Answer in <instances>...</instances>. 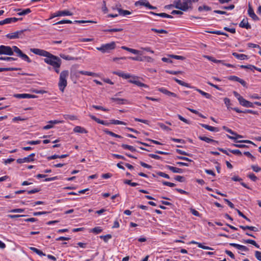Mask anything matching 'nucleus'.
Returning <instances> with one entry per match:
<instances>
[{
    "label": "nucleus",
    "mask_w": 261,
    "mask_h": 261,
    "mask_svg": "<svg viewBox=\"0 0 261 261\" xmlns=\"http://www.w3.org/2000/svg\"><path fill=\"white\" fill-rule=\"evenodd\" d=\"M227 137L230 139L233 140L236 143L237 141H238V139L242 138L243 137L242 136L238 134H237V136L236 137L231 136L228 135H227Z\"/></svg>",
    "instance_id": "a19ab883"
},
{
    "label": "nucleus",
    "mask_w": 261,
    "mask_h": 261,
    "mask_svg": "<svg viewBox=\"0 0 261 261\" xmlns=\"http://www.w3.org/2000/svg\"><path fill=\"white\" fill-rule=\"evenodd\" d=\"M239 27L246 29H251V25L248 23V18L243 19L239 24Z\"/></svg>",
    "instance_id": "1a4fd4ad"
},
{
    "label": "nucleus",
    "mask_w": 261,
    "mask_h": 261,
    "mask_svg": "<svg viewBox=\"0 0 261 261\" xmlns=\"http://www.w3.org/2000/svg\"><path fill=\"white\" fill-rule=\"evenodd\" d=\"M175 8L176 9H179L181 10V1L180 0H178L174 2Z\"/></svg>",
    "instance_id": "de8ad7c7"
},
{
    "label": "nucleus",
    "mask_w": 261,
    "mask_h": 261,
    "mask_svg": "<svg viewBox=\"0 0 261 261\" xmlns=\"http://www.w3.org/2000/svg\"><path fill=\"white\" fill-rule=\"evenodd\" d=\"M111 124H121V125H126V124L125 122L122 121L118 120H111Z\"/></svg>",
    "instance_id": "a18cd8bd"
},
{
    "label": "nucleus",
    "mask_w": 261,
    "mask_h": 261,
    "mask_svg": "<svg viewBox=\"0 0 261 261\" xmlns=\"http://www.w3.org/2000/svg\"><path fill=\"white\" fill-rule=\"evenodd\" d=\"M115 47L116 43L113 41L110 43L102 44L100 47H96V49L105 54L110 53L111 50L114 49Z\"/></svg>",
    "instance_id": "7ed1b4c3"
},
{
    "label": "nucleus",
    "mask_w": 261,
    "mask_h": 261,
    "mask_svg": "<svg viewBox=\"0 0 261 261\" xmlns=\"http://www.w3.org/2000/svg\"><path fill=\"white\" fill-rule=\"evenodd\" d=\"M232 55L237 59L244 60L248 59V56L244 54H239L237 53H233Z\"/></svg>",
    "instance_id": "412c9836"
},
{
    "label": "nucleus",
    "mask_w": 261,
    "mask_h": 261,
    "mask_svg": "<svg viewBox=\"0 0 261 261\" xmlns=\"http://www.w3.org/2000/svg\"><path fill=\"white\" fill-rule=\"evenodd\" d=\"M124 183L132 187H136L139 184L137 182H132L130 180L125 179L124 180Z\"/></svg>",
    "instance_id": "c03bdc74"
},
{
    "label": "nucleus",
    "mask_w": 261,
    "mask_h": 261,
    "mask_svg": "<svg viewBox=\"0 0 261 261\" xmlns=\"http://www.w3.org/2000/svg\"><path fill=\"white\" fill-rule=\"evenodd\" d=\"M30 249L40 256H45V254L36 248L31 247Z\"/></svg>",
    "instance_id": "cd10ccee"
},
{
    "label": "nucleus",
    "mask_w": 261,
    "mask_h": 261,
    "mask_svg": "<svg viewBox=\"0 0 261 261\" xmlns=\"http://www.w3.org/2000/svg\"><path fill=\"white\" fill-rule=\"evenodd\" d=\"M101 9L104 13H107L108 12V9L106 6V2L105 1H103L102 2V6Z\"/></svg>",
    "instance_id": "864d4df0"
},
{
    "label": "nucleus",
    "mask_w": 261,
    "mask_h": 261,
    "mask_svg": "<svg viewBox=\"0 0 261 261\" xmlns=\"http://www.w3.org/2000/svg\"><path fill=\"white\" fill-rule=\"evenodd\" d=\"M162 184L165 186H167L170 187H174L175 186V184L169 181H163Z\"/></svg>",
    "instance_id": "0e129e2a"
},
{
    "label": "nucleus",
    "mask_w": 261,
    "mask_h": 261,
    "mask_svg": "<svg viewBox=\"0 0 261 261\" xmlns=\"http://www.w3.org/2000/svg\"><path fill=\"white\" fill-rule=\"evenodd\" d=\"M240 67L242 68H244V69H251V70H253V69H255L256 70L258 71V69H261V68H257L253 65H241L240 66Z\"/></svg>",
    "instance_id": "bb28decb"
},
{
    "label": "nucleus",
    "mask_w": 261,
    "mask_h": 261,
    "mask_svg": "<svg viewBox=\"0 0 261 261\" xmlns=\"http://www.w3.org/2000/svg\"><path fill=\"white\" fill-rule=\"evenodd\" d=\"M123 31V29L119 28V29H107L103 30L105 32H121Z\"/></svg>",
    "instance_id": "37998d69"
},
{
    "label": "nucleus",
    "mask_w": 261,
    "mask_h": 261,
    "mask_svg": "<svg viewBox=\"0 0 261 261\" xmlns=\"http://www.w3.org/2000/svg\"><path fill=\"white\" fill-rule=\"evenodd\" d=\"M102 229L100 227H95L94 228H93V229H92L91 230V232H92L93 233H95L96 234H98V233H100L101 231H102Z\"/></svg>",
    "instance_id": "79ce46f5"
},
{
    "label": "nucleus",
    "mask_w": 261,
    "mask_h": 261,
    "mask_svg": "<svg viewBox=\"0 0 261 261\" xmlns=\"http://www.w3.org/2000/svg\"><path fill=\"white\" fill-rule=\"evenodd\" d=\"M116 9L117 10V11L119 12V15H120L125 16V15H130L132 13L131 12H130L128 10H122V9H121L119 7H117V5L116 6ZM112 9L113 10L116 9V8L114 7H113Z\"/></svg>",
    "instance_id": "4468645a"
},
{
    "label": "nucleus",
    "mask_w": 261,
    "mask_h": 261,
    "mask_svg": "<svg viewBox=\"0 0 261 261\" xmlns=\"http://www.w3.org/2000/svg\"><path fill=\"white\" fill-rule=\"evenodd\" d=\"M191 5V0H182L181 2V10L186 11H187Z\"/></svg>",
    "instance_id": "9d476101"
},
{
    "label": "nucleus",
    "mask_w": 261,
    "mask_h": 261,
    "mask_svg": "<svg viewBox=\"0 0 261 261\" xmlns=\"http://www.w3.org/2000/svg\"><path fill=\"white\" fill-rule=\"evenodd\" d=\"M19 57L22 58L23 60L26 61L28 63L31 62V60L29 58V57L27 55H25L23 53H22Z\"/></svg>",
    "instance_id": "8fccbe9b"
},
{
    "label": "nucleus",
    "mask_w": 261,
    "mask_h": 261,
    "mask_svg": "<svg viewBox=\"0 0 261 261\" xmlns=\"http://www.w3.org/2000/svg\"><path fill=\"white\" fill-rule=\"evenodd\" d=\"M200 125L202 127L211 132H218L219 130L218 127L211 126L205 124H200Z\"/></svg>",
    "instance_id": "a211bd4d"
},
{
    "label": "nucleus",
    "mask_w": 261,
    "mask_h": 261,
    "mask_svg": "<svg viewBox=\"0 0 261 261\" xmlns=\"http://www.w3.org/2000/svg\"><path fill=\"white\" fill-rule=\"evenodd\" d=\"M166 167L173 173H182L183 172V170L180 168H178L169 165L167 166Z\"/></svg>",
    "instance_id": "5701e85b"
},
{
    "label": "nucleus",
    "mask_w": 261,
    "mask_h": 261,
    "mask_svg": "<svg viewBox=\"0 0 261 261\" xmlns=\"http://www.w3.org/2000/svg\"><path fill=\"white\" fill-rule=\"evenodd\" d=\"M197 245L198 246V247L200 248H202L203 249H205V250H213V249L211 247H210L208 246H203L201 243H197Z\"/></svg>",
    "instance_id": "603ef678"
},
{
    "label": "nucleus",
    "mask_w": 261,
    "mask_h": 261,
    "mask_svg": "<svg viewBox=\"0 0 261 261\" xmlns=\"http://www.w3.org/2000/svg\"><path fill=\"white\" fill-rule=\"evenodd\" d=\"M228 150L229 152H230L231 153H232L233 154H237L238 155H242V152L239 149H235V150L229 149Z\"/></svg>",
    "instance_id": "5fc2aeb1"
},
{
    "label": "nucleus",
    "mask_w": 261,
    "mask_h": 261,
    "mask_svg": "<svg viewBox=\"0 0 261 261\" xmlns=\"http://www.w3.org/2000/svg\"><path fill=\"white\" fill-rule=\"evenodd\" d=\"M79 72L82 75H86L88 76H95L96 75L95 73L83 70L80 71Z\"/></svg>",
    "instance_id": "473e14b6"
},
{
    "label": "nucleus",
    "mask_w": 261,
    "mask_h": 261,
    "mask_svg": "<svg viewBox=\"0 0 261 261\" xmlns=\"http://www.w3.org/2000/svg\"><path fill=\"white\" fill-rule=\"evenodd\" d=\"M121 147L125 149H128L132 152H134L136 151L135 148H134L133 146L128 145L125 144H122L121 145Z\"/></svg>",
    "instance_id": "7c9ffc66"
},
{
    "label": "nucleus",
    "mask_w": 261,
    "mask_h": 261,
    "mask_svg": "<svg viewBox=\"0 0 261 261\" xmlns=\"http://www.w3.org/2000/svg\"><path fill=\"white\" fill-rule=\"evenodd\" d=\"M73 131L75 133H79L86 134L88 133L87 130L86 129H85L84 127H82L80 126H75L73 129Z\"/></svg>",
    "instance_id": "b1692460"
},
{
    "label": "nucleus",
    "mask_w": 261,
    "mask_h": 261,
    "mask_svg": "<svg viewBox=\"0 0 261 261\" xmlns=\"http://www.w3.org/2000/svg\"><path fill=\"white\" fill-rule=\"evenodd\" d=\"M34 158H30L28 156L25 157L23 159H18L17 160V163L18 164H22L23 163H29L34 161Z\"/></svg>",
    "instance_id": "dca6fc26"
},
{
    "label": "nucleus",
    "mask_w": 261,
    "mask_h": 261,
    "mask_svg": "<svg viewBox=\"0 0 261 261\" xmlns=\"http://www.w3.org/2000/svg\"><path fill=\"white\" fill-rule=\"evenodd\" d=\"M244 154L246 155L247 156L250 158L252 161H254L255 160V157L252 155L251 153L249 151H245L244 152Z\"/></svg>",
    "instance_id": "052dcab7"
},
{
    "label": "nucleus",
    "mask_w": 261,
    "mask_h": 261,
    "mask_svg": "<svg viewBox=\"0 0 261 261\" xmlns=\"http://www.w3.org/2000/svg\"><path fill=\"white\" fill-rule=\"evenodd\" d=\"M135 6H145L147 8V6H149V2L147 0H140L139 1L136 2L135 3Z\"/></svg>",
    "instance_id": "6ab92c4d"
},
{
    "label": "nucleus",
    "mask_w": 261,
    "mask_h": 261,
    "mask_svg": "<svg viewBox=\"0 0 261 261\" xmlns=\"http://www.w3.org/2000/svg\"><path fill=\"white\" fill-rule=\"evenodd\" d=\"M149 13L152 15H153L159 16H161L162 17H165V18H173V16L172 15H169L165 13H156L151 11L149 12Z\"/></svg>",
    "instance_id": "aec40b11"
},
{
    "label": "nucleus",
    "mask_w": 261,
    "mask_h": 261,
    "mask_svg": "<svg viewBox=\"0 0 261 261\" xmlns=\"http://www.w3.org/2000/svg\"><path fill=\"white\" fill-rule=\"evenodd\" d=\"M248 177L252 180L255 181L257 179V177L253 173H250L248 175Z\"/></svg>",
    "instance_id": "338daca9"
},
{
    "label": "nucleus",
    "mask_w": 261,
    "mask_h": 261,
    "mask_svg": "<svg viewBox=\"0 0 261 261\" xmlns=\"http://www.w3.org/2000/svg\"><path fill=\"white\" fill-rule=\"evenodd\" d=\"M196 90L199 93H200L202 96L205 97L206 98L209 99L211 97V95L210 94L206 93L201 90L200 89H196Z\"/></svg>",
    "instance_id": "f704fd0d"
},
{
    "label": "nucleus",
    "mask_w": 261,
    "mask_h": 261,
    "mask_svg": "<svg viewBox=\"0 0 261 261\" xmlns=\"http://www.w3.org/2000/svg\"><path fill=\"white\" fill-rule=\"evenodd\" d=\"M139 77L134 76L132 79L128 81V82L132 84H134L139 87H144L145 88H148L149 86L139 81Z\"/></svg>",
    "instance_id": "423d86ee"
},
{
    "label": "nucleus",
    "mask_w": 261,
    "mask_h": 261,
    "mask_svg": "<svg viewBox=\"0 0 261 261\" xmlns=\"http://www.w3.org/2000/svg\"><path fill=\"white\" fill-rule=\"evenodd\" d=\"M244 242L245 243L250 244L258 248L259 247V245L256 243V242L253 240L248 239L244 241Z\"/></svg>",
    "instance_id": "72a5a7b5"
},
{
    "label": "nucleus",
    "mask_w": 261,
    "mask_h": 261,
    "mask_svg": "<svg viewBox=\"0 0 261 261\" xmlns=\"http://www.w3.org/2000/svg\"><path fill=\"white\" fill-rule=\"evenodd\" d=\"M199 11L201 12L202 10L205 11H211V8L206 5H203V6H199L198 8Z\"/></svg>",
    "instance_id": "58836bf2"
},
{
    "label": "nucleus",
    "mask_w": 261,
    "mask_h": 261,
    "mask_svg": "<svg viewBox=\"0 0 261 261\" xmlns=\"http://www.w3.org/2000/svg\"><path fill=\"white\" fill-rule=\"evenodd\" d=\"M103 132L105 133L107 135H109L112 137H115V138H122V137L119 135H117V134H115L114 133L111 132V131H110L108 129H103Z\"/></svg>",
    "instance_id": "393cba45"
},
{
    "label": "nucleus",
    "mask_w": 261,
    "mask_h": 261,
    "mask_svg": "<svg viewBox=\"0 0 261 261\" xmlns=\"http://www.w3.org/2000/svg\"><path fill=\"white\" fill-rule=\"evenodd\" d=\"M26 30H22L20 31H18L13 33H9L6 35V37L10 39H14L19 38H22V35L23 32L25 31Z\"/></svg>",
    "instance_id": "39448f33"
},
{
    "label": "nucleus",
    "mask_w": 261,
    "mask_h": 261,
    "mask_svg": "<svg viewBox=\"0 0 261 261\" xmlns=\"http://www.w3.org/2000/svg\"><path fill=\"white\" fill-rule=\"evenodd\" d=\"M68 75L69 72L68 70H63L60 73L58 86L60 90L62 92L64 91V89L67 86V78L68 77Z\"/></svg>",
    "instance_id": "f03ea898"
},
{
    "label": "nucleus",
    "mask_w": 261,
    "mask_h": 261,
    "mask_svg": "<svg viewBox=\"0 0 261 261\" xmlns=\"http://www.w3.org/2000/svg\"><path fill=\"white\" fill-rule=\"evenodd\" d=\"M228 80L230 81H234L239 82L240 78L235 75H231L228 77Z\"/></svg>",
    "instance_id": "69168bd1"
},
{
    "label": "nucleus",
    "mask_w": 261,
    "mask_h": 261,
    "mask_svg": "<svg viewBox=\"0 0 261 261\" xmlns=\"http://www.w3.org/2000/svg\"><path fill=\"white\" fill-rule=\"evenodd\" d=\"M17 68H0V72L17 70Z\"/></svg>",
    "instance_id": "3c124183"
},
{
    "label": "nucleus",
    "mask_w": 261,
    "mask_h": 261,
    "mask_svg": "<svg viewBox=\"0 0 261 261\" xmlns=\"http://www.w3.org/2000/svg\"><path fill=\"white\" fill-rule=\"evenodd\" d=\"M0 55L11 56L13 55L12 47L9 46L2 45L0 46Z\"/></svg>",
    "instance_id": "20e7f679"
},
{
    "label": "nucleus",
    "mask_w": 261,
    "mask_h": 261,
    "mask_svg": "<svg viewBox=\"0 0 261 261\" xmlns=\"http://www.w3.org/2000/svg\"><path fill=\"white\" fill-rule=\"evenodd\" d=\"M16 59L13 58V57H0V60H5L7 61H15Z\"/></svg>",
    "instance_id": "6e6d98bb"
},
{
    "label": "nucleus",
    "mask_w": 261,
    "mask_h": 261,
    "mask_svg": "<svg viewBox=\"0 0 261 261\" xmlns=\"http://www.w3.org/2000/svg\"><path fill=\"white\" fill-rule=\"evenodd\" d=\"M60 57L66 60H74L76 59L75 58L73 57L68 55H65L64 54L60 55Z\"/></svg>",
    "instance_id": "ea45409f"
},
{
    "label": "nucleus",
    "mask_w": 261,
    "mask_h": 261,
    "mask_svg": "<svg viewBox=\"0 0 261 261\" xmlns=\"http://www.w3.org/2000/svg\"><path fill=\"white\" fill-rule=\"evenodd\" d=\"M158 125L162 128L163 129L166 130L167 132H169L171 130V129L169 128L168 126H166L164 124L162 123H158Z\"/></svg>",
    "instance_id": "4c0bfd02"
},
{
    "label": "nucleus",
    "mask_w": 261,
    "mask_h": 261,
    "mask_svg": "<svg viewBox=\"0 0 261 261\" xmlns=\"http://www.w3.org/2000/svg\"><path fill=\"white\" fill-rule=\"evenodd\" d=\"M177 117L179 118V119L184 122L187 123V124H190V121L186 119V118H184L182 116H181L180 115H177Z\"/></svg>",
    "instance_id": "680f3d73"
},
{
    "label": "nucleus",
    "mask_w": 261,
    "mask_h": 261,
    "mask_svg": "<svg viewBox=\"0 0 261 261\" xmlns=\"http://www.w3.org/2000/svg\"><path fill=\"white\" fill-rule=\"evenodd\" d=\"M255 256L258 260L261 261V252L256 251L255 252Z\"/></svg>",
    "instance_id": "774afa93"
},
{
    "label": "nucleus",
    "mask_w": 261,
    "mask_h": 261,
    "mask_svg": "<svg viewBox=\"0 0 261 261\" xmlns=\"http://www.w3.org/2000/svg\"><path fill=\"white\" fill-rule=\"evenodd\" d=\"M128 59H130V60H134V61H144V59H143V58L141 57H130L128 58Z\"/></svg>",
    "instance_id": "13d9d810"
},
{
    "label": "nucleus",
    "mask_w": 261,
    "mask_h": 261,
    "mask_svg": "<svg viewBox=\"0 0 261 261\" xmlns=\"http://www.w3.org/2000/svg\"><path fill=\"white\" fill-rule=\"evenodd\" d=\"M173 80L176 83H177L178 84H179L180 85H181L182 86H185V87H188V88H191V86H190V85L189 84H188L187 83H185L184 81L179 80L176 79V77H174Z\"/></svg>",
    "instance_id": "c85d7f7f"
},
{
    "label": "nucleus",
    "mask_w": 261,
    "mask_h": 261,
    "mask_svg": "<svg viewBox=\"0 0 261 261\" xmlns=\"http://www.w3.org/2000/svg\"><path fill=\"white\" fill-rule=\"evenodd\" d=\"M248 14L250 17H251L253 20H259V18L256 16V15L254 13V10L250 4H249L248 6Z\"/></svg>",
    "instance_id": "6e6552de"
},
{
    "label": "nucleus",
    "mask_w": 261,
    "mask_h": 261,
    "mask_svg": "<svg viewBox=\"0 0 261 261\" xmlns=\"http://www.w3.org/2000/svg\"><path fill=\"white\" fill-rule=\"evenodd\" d=\"M17 11H19L17 14L19 16H23L27 15L31 12V10L30 9L28 8L26 9L22 10L21 9H18L16 10Z\"/></svg>",
    "instance_id": "4be33fe9"
},
{
    "label": "nucleus",
    "mask_w": 261,
    "mask_h": 261,
    "mask_svg": "<svg viewBox=\"0 0 261 261\" xmlns=\"http://www.w3.org/2000/svg\"><path fill=\"white\" fill-rule=\"evenodd\" d=\"M198 138L200 140L205 141V142H206L207 143H216V144H218V143H219L218 141L213 140L212 139L209 138L205 137V136H199L198 137Z\"/></svg>",
    "instance_id": "2eb2a0df"
},
{
    "label": "nucleus",
    "mask_w": 261,
    "mask_h": 261,
    "mask_svg": "<svg viewBox=\"0 0 261 261\" xmlns=\"http://www.w3.org/2000/svg\"><path fill=\"white\" fill-rule=\"evenodd\" d=\"M240 228H242L243 230H246L249 229L252 231H257V228L254 226H243V225H240Z\"/></svg>",
    "instance_id": "c756f323"
},
{
    "label": "nucleus",
    "mask_w": 261,
    "mask_h": 261,
    "mask_svg": "<svg viewBox=\"0 0 261 261\" xmlns=\"http://www.w3.org/2000/svg\"><path fill=\"white\" fill-rule=\"evenodd\" d=\"M229 245L231 246L234 247L239 250H241L245 251H247L248 250V249L245 246L239 245L236 243H230Z\"/></svg>",
    "instance_id": "f3484780"
},
{
    "label": "nucleus",
    "mask_w": 261,
    "mask_h": 261,
    "mask_svg": "<svg viewBox=\"0 0 261 261\" xmlns=\"http://www.w3.org/2000/svg\"><path fill=\"white\" fill-rule=\"evenodd\" d=\"M30 51L36 55L46 57L44 59V62L53 67H60L61 65L62 60L60 58L46 50L38 48H31Z\"/></svg>",
    "instance_id": "f257e3e1"
},
{
    "label": "nucleus",
    "mask_w": 261,
    "mask_h": 261,
    "mask_svg": "<svg viewBox=\"0 0 261 261\" xmlns=\"http://www.w3.org/2000/svg\"><path fill=\"white\" fill-rule=\"evenodd\" d=\"M13 96L17 98H35L37 97L35 95L30 94L23 93V94H15Z\"/></svg>",
    "instance_id": "0eeeda50"
},
{
    "label": "nucleus",
    "mask_w": 261,
    "mask_h": 261,
    "mask_svg": "<svg viewBox=\"0 0 261 261\" xmlns=\"http://www.w3.org/2000/svg\"><path fill=\"white\" fill-rule=\"evenodd\" d=\"M177 117L179 118V119L184 122L187 123V124H190V121L186 119V118H184L182 116H181L180 115H177Z\"/></svg>",
    "instance_id": "e2e57ef3"
},
{
    "label": "nucleus",
    "mask_w": 261,
    "mask_h": 261,
    "mask_svg": "<svg viewBox=\"0 0 261 261\" xmlns=\"http://www.w3.org/2000/svg\"><path fill=\"white\" fill-rule=\"evenodd\" d=\"M111 100L113 101L116 102L117 104L118 105H123L125 103H128V101L126 99H123V98H116V97H113L111 98Z\"/></svg>",
    "instance_id": "f8f14e48"
},
{
    "label": "nucleus",
    "mask_w": 261,
    "mask_h": 261,
    "mask_svg": "<svg viewBox=\"0 0 261 261\" xmlns=\"http://www.w3.org/2000/svg\"><path fill=\"white\" fill-rule=\"evenodd\" d=\"M72 22L71 20H62L61 21H59L57 22H56L54 24V25H57V24H62L65 23H72Z\"/></svg>",
    "instance_id": "49530a36"
},
{
    "label": "nucleus",
    "mask_w": 261,
    "mask_h": 261,
    "mask_svg": "<svg viewBox=\"0 0 261 261\" xmlns=\"http://www.w3.org/2000/svg\"><path fill=\"white\" fill-rule=\"evenodd\" d=\"M12 50L13 53L15 52L19 57L23 53L22 51L16 46H12Z\"/></svg>",
    "instance_id": "2f4dec72"
},
{
    "label": "nucleus",
    "mask_w": 261,
    "mask_h": 261,
    "mask_svg": "<svg viewBox=\"0 0 261 261\" xmlns=\"http://www.w3.org/2000/svg\"><path fill=\"white\" fill-rule=\"evenodd\" d=\"M175 179L179 182H184L185 181V177L180 175L176 176Z\"/></svg>",
    "instance_id": "bf43d9fd"
},
{
    "label": "nucleus",
    "mask_w": 261,
    "mask_h": 261,
    "mask_svg": "<svg viewBox=\"0 0 261 261\" xmlns=\"http://www.w3.org/2000/svg\"><path fill=\"white\" fill-rule=\"evenodd\" d=\"M169 57L171 58L175 59L176 60H184L185 59V58L184 57L181 56L170 55Z\"/></svg>",
    "instance_id": "09e8293b"
},
{
    "label": "nucleus",
    "mask_w": 261,
    "mask_h": 261,
    "mask_svg": "<svg viewBox=\"0 0 261 261\" xmlns=\"http://www.w3.org/2000/svg\"><path fill=\"white\" fill-rule=\"evenodd\" d=\"M112 237V236L110 234H108L105 235V236H99V238L100 239H103V241H105V242H106V243L108 242V240L109 239H111Z\"/></svg>",
    "instance_id": "e433bc0d"
},
{
    "label": "nucleus",
    "mask_w": 261,
    "mask_h": 261,
    "mask_svg": "<svg viewBox=\"0 0 261 261\" xmlns=\"http://www.w3.org/2000/svg\"><path fill=\"white\" fill-rule=\"evenodd\" d=\"M151 31H152L154 32H155L156 33L166 34L168 33V32L166 30H164V29L158 30V29H156L155 28H152V29H151Z\"/></svg>",
    "instance_id": "c9c22d12"
},
{
    "label": "nucleus",
    "mask_w": 261,
    "mask_h": 261,
    "mask_svg": "<svg viewBox=\"0 0 261 261\" xmlns=\"http://www.w3.org/2000/svg\"><path fill=\"white\" fill-rule=\"evenodd\" d=\"M113 74L117 75L120 77H121L124 79H127L130 77H133L134 76L130 75L129 74L124 73L122 72H119V71H114Z\"/></svg>",
    "instance_id": "ddd939ff"
},
{
    "label": "nucleus",
    "mask_w": 261,
    "mask_h": 261,
    "mask_svg": "<svg viewBox=\"0 0 261 261\" xmlns=\"http://www.w3.org/2000/svg\"><path fill=\"white\" fill-rule=\"evenodd\" d=\"M72 13L68 10L59 11L57 12V15L61 16H71Z\"/></svg>",
    "instance_id": "a878e982"
},
{
    "label": "nucleus",
    "mask_w": 261,
    "mask_h": 261,
    "mask_svg": "<svg viewBox=\"0 0 261 261\" xmlns=\"http://www.w3.org/2000/svg\"><path fill=\"white\" fill-rule=\"evenodd\" d=\"M241 101L240 102V104L242 106L247 107V108H253L254 105L253 103L245 99L244 98H241Z\"/></svg>",
    "instance_id": "9b49d317"
},
{
    "label": "nucleus",
    "mask_w": 261,
    "mask_h": 261,
    "mask_svg": "<svg viewBox=\"0 0 261 261\" xmlns=\"http://www.w3.org/2000/svg\"><path fill=\"white\" fill-rule=\"evenodd\" d=\"M157 174L160 176H162L163 177H164V178H166L167 179L170 178V176H169L168 174H167L165 173L162 172H157Z\"/></svg>",
    "instance_id": "4d7b16f0"
}]
</instances>
